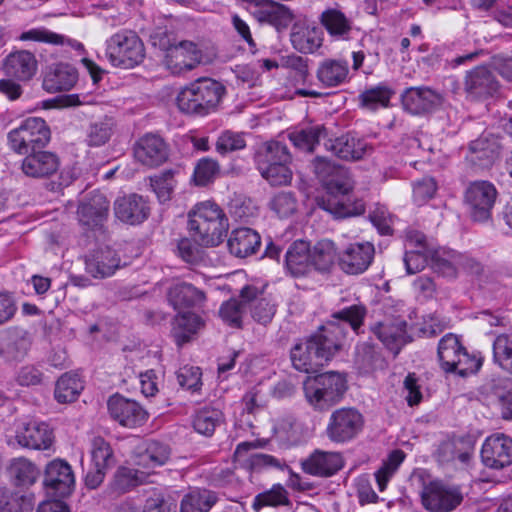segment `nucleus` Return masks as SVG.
I'll return each instance as SVG.
<instances>
[{"instance_id": "nucleus-27", "label": "nucleus", "mask_w": 512, "mask_h": 512, "mask_svg": "<svg viewBox=\"0 0 512 512\" xmlns=\"http://www.w3.org/2000/svg\"><path fill=\"white\" fill-rule=\"evenodd\" d=\"M251 447V443H240L234 453L236 461L246 469L253 472H260L269 468L283 469L286 466L284 461L272 455L249 453Z\"/></svg>"}, {"instance_id": "nucleus-34", "label": "nucleus", "mask_w": 512, "mask_h": 512, "mask_svg": "<svg viewBox=\"0 0 512 512\" xmlns=\"http://www.w3.org/2000/svg\"><path fill=\"white\" fill-rule=\"evenodd\" d=\"M227 245L231 254L245 258L257 252L261 245V237L254 229L238 228L231 232Z\"/></svg>"}, {"instance_id": "nucleus-20", "label": "nucleus", "mask_w": 512, "mask_h": 512, "mask_svg": "<svg viewBox=\"0 0 512 512\" xmlns=\"http://www.w3.org/2000/svg\"><path fill=\"white\" fill-rule=\"evenodd\" d=\"M31 344V334L23 327L12 326L0 332V356L8 361L23 359Z\"/></svg>"}, {"instance_id": "nucleus-40", "label": "nucleus", "mask_w": 512, "mask_h": 512, "mask_svg": "<svg viewBox=\"0 0 512 512\" xmlns=\"http://www.w3.org/2000/svg\"><path fill=\"white\" fill-rule=\"evenodd\" d=\"M348 72L349 68L346 61L329 59L320 64L317 70V78L323 85L335 87L347 79Z\"/></svg>"}, {"instance_id": "nucleus-28", "label": "nucleus", "mask_w": 512, "mask_h": 512, "mask_svg": "<svg viewBox=\"0 0 512 512\" xmlns=\"http://www.w3.org/2000/svg\"><path fill=\"white\" fill-rule=\"evenodd\" d=\"M120 267V258L110 247L99 248L86 259V271L94 278L112 276Z\"/></svg>"}, {"instance_id": "nucleus-4", "label": "nucleus", "mask_w": 512, "mask_h": 512, "mask_svg": "<svg viewBox=\"0 0 512 512\" xmlns=\"http://www.w3.org/2000/svg\"><path fill=\"white\" fill-rule=\"evenodd\" d=\"M224 86L210 78H199L182 88L176 103L180 111L204 116L215 110L224 95Z\"/></svg>"}, {"instance_id": "nucleus-45", "label": "nucleus", "mask_w": 512, "mask_h": 512, "mask_svg": "<svg viewBox=\"0 0 512 512\" xmlns=\"http://www.w3.org/2000/svg\"><path fill=\"white\" fill-rule=\"evenodd\" d=\"M203 326L201 318L194 313H183L175 318L173 334L179 345L190 340L191 335Z\"/></svg>"}, {"instance_id": "nucleus-9", "label": "nucleus", "mask_w": 512, "mask_h": 512, "mask_svg": "<svg viewBox=\"0 0 512 512\" xmlns=\"http://www.w3.org/2000/svg\"><path fill=\"white\" fill-rule=\"evenodd\" d=\"M438 358L445 372H454L466 376L477 372L482 363L479 358L468 354L457 336L445 335L438 345Z\"/></svg>"}, {"instance_id": "nucleus-18", "label": "nucleus", "mask_w": 512, "mask_h": 512, "mask_svg": "<svg viewBox=\"0 0 512 512\" xmlns=\"http://www.w3.org/2000/svg\"><path fill=\"white\" fill-rule=\"evenodd\" d=\"M444 96L429 87H410L402 94V104L413 115H423L440 107Z\"/></svg>"}, {"instance_id": "nucleus-29", "label": "nucleus", "mask_w": 512, "mask_h": 512, "mask_svg": "<svg viewBox=\"0 0 512 512\" xmlns=\"http://www.w3.org/2000/svg\"><path fill=\"white\" fill-rule=\"evenodd\" d=\"M500 148L501 146L494 136L482 135L470 143L466 158L472 165L488 168L498 158Z\"/></svg>"}, {"instance_id": "nucleus-8", "label": "nucleus", "mask_w": 512, "mask_h": 512, "mask_svg": "<svg viewBox=\"0 0 512 512\" xmlns=\"http://www.w3.org/2000/svg\"><path fill=\"white\" fill-rule=\"evenodd\" d=\"M50 137L48 125L38 117L27 118L7 135L9 147L19 155H26L31 151L44 148L50 141Z\"/></svg>"}, {"instance_id": "nucleus-32", "label": "nucleus", "mask_w": 512, "mask_h": 512, "mask_svg": "<svg viewBox=\"0 0 512 512\" xmlns=\"http://www.w3.org/2000/svg\"><path fill=\"white\" fill-rule=\"evenodd\" d=\"M53 439V432L49 426L39 422H29L16 434V440L21 446L36 450L50 448Z\"/></svg>"}, {"instance_id": "nucleus-59", "label": "nucleus", "mask_w": 512, "mask_h": 512, "mask_svg": "<svg viewBox=\"0 0 512 512\" xmlns=\"http://www.w3.org/2000/svg\"><path fill=\"white\" fill-rule=\"evenodd\" d=\"M32 508L29 498L0 489V512H31Z\"/></svg>"}, {"instance_id": "nucleus-30", "label": "nucleus", "mask_w": 512, "mask_h": 512, "mask_svg": "<svg viewBox=\"0 0 512 512\" xmlns=\"http://www.w3.org/2000/svg\"><path fill=\"white\" fill-rule=\"evenodd\" d=\"M253 15L259 22H266L276 29L287 28L294 15L292 11L279 2H253Z\"/></svg>"}, {"instance_id": "nucleus-7", "label": "nucleus", "mask_w": 512, "mask_h": 512, "mask_svg": "<svg viewBox=\"0 0 512 512\" xmlns=\"http://www.w3.org/2000/svg\"><path fill=\"white\" fill-rule=\"evenodd\" d=\"M307 401L318 410H326L337 404L346 390L345 378L330 371L316 376L304 387Z\"/></svg>"}, {"instance_id": "nucleus-5", "label": "nucleus", "mask_w": 512, "mask_h": 512, "mask_svg": "<svg viewBox=\"0 0 512 512\" xmlns=\"http://www.w3.org/2000/svg\"><path fill=\"white\" fill-rule=\"evenodd\" d=\"M327 193V198H322L318 204L320 208L332 214L335 218H345L361 215L365 211V205L362 201H356L348 204L338 199V196H345L352 189L351 180L345 170L339 168L323 184Z\"/></svg>"}, {"instance_id": "nucleus-54", "label": "nucleus", "mask_w": 512, "mask_h": 512, "mask_svg": "<svg viewBox=\"0 0 512 512\" xmlns=\"http://www.w3.org/2000/svg\"><path fill=\"white\" fill-rule=\"evenodd\" d=\"M493 356L495 362L512 373V332L500 334L495 338Z\"/></svg>"}, {"instance_id": "nucleus-2", "label": "nucleus", "mask_w": 512, "mask_h": 512, "mask_svg": "<svg viewBox=\"0 0 512 512\" xmlns=\"http://www.w3.org/2000/svg\"><path fill=\"white\" fill-rule=\"evenodd\" d=\"M150 41L154 47L164 51L163 65L174 75L187 73L210 61L198 43L189 40L172 43L165 31L153 33Z\"/></svg>"}, {"instance_id": "nucleus-15", "label": "nucleus", "mask_w": 512, "mask_h": 512, "mask_svg": "<svg viewBox=\"0 0 512 512\" xmlns=\"http://www.w3.org/2000/svg\"><path fill=\"white\" fill-rule=\"evenodd\" d=\"M43 482L54 495L66 497L74 491L75 475L68 462L54 459L46 465Z\"/></svg>"}, {"instance_id": "nucleus-12", "label": "nucleus", "mask_w": 512, "mask_h": 512, "mask_svg": "<svg viewBox=\"0 0 512 512\" xmlns=\"http://www.w3.org/2000/svg\"><path fill=\"white\" fill-rule=\"evenodd\" d=\"M463 501L457 486L431 482L422 492V504L430 512H451Z\"/></svg>"}, {"instance_id": "nucleus-51", "label": "nucleus", "mask_w": 512, "mask_h": 512, "mask_svg": "<svg viewBox=\"0 0 512 512\" xmlns=\"http://www.w3.org/2000/svg\"><path fill=\"white\" fill-rule=\"evenodd\" d=\"M222 421L223 414L219 409L205 407L196 413L193 427L199 434L211 436Z\"/></svg>"}, {"instance_id": "nucleus-16", "label": "nucleus", "mask_w": 512, "mask_h": 512, "mask_svg": "<svg viewBox=\"0 0 512 512\" xmlns=\"http://www.w3.org/2000/svg\"><path fill=\"white\" fill-rule=\"evenodd\" d=\"M463 87L467 99L481 100L497 93L499 82L487 67L477 66L466 72Z\"/></svg>"}, {"instance_id": "nucleus-37", "label": "nucleus", "mask_w": 512, "mask_h": 512, "mask_svg": "<svg viewBox=\"0 0 512 512\" xmlns=\"http://www.w3.org/2000/svg\"><path fill=\"white\" fill-rule=\"evenodd\" d=\"M325 146L327 150L344 160H359L368 149L366 142L350 134L331 139Z\"/></svg>"}, {"instance_id": "nucleus-17", "label": "nucleus", "mask_w": 512, "mask_h": 512, "mask_svg": "<svg viewBox=\"0 0 512 512\" xmlns=\"http://www.w3.org/2000/svg\"><path fill=\"white\" fill-rule=\"evenodd\" d=\"M108 411L110 416L120 425L127 428H135L143 425L147 420V412L136 401L120 395L109 398Z\"/></svg>"}, {"instance_id": "nucleus-50", "label": "nucleus", "mask_w": 512, "mask_h": 512, "mask_svg": "<svg viewBox=\"0 0 512 512\" xmlns=\"http://www.w3.org/2000/svg\"><path fill=\"white\" fill-rule=\"evenodd\" d=\"M82 389L83 384L77 375L64 374L56 382L55 399L59 403L72 402L77 398Z\"/></svg>"}, {"instance_id": "nucleus-26", "label": "nucleus", "mask_w": 512, "mask_h": 512, "mask_svg": "<svg viewBox=\"0 0 512 512\" xmlns=\"http://www.w3.org/2000/svg\"><path fill=\"white\" fill-rule=\"evenodd\" d=\"M273 434L279 444L285 448L297 446L306 441L307 432L303 424L291 415L275 419Z\"/></svg>"}, {"instance_id": "nucleus-43", "label": "nucleus", "mask_w": 512, "mask_h": 512, "mask_svg": "<svg viewBox=\"0 0 512 512\" xmlns=\"http://www.w3.org/2000/svg\"><path fill=\"white\" fill-rule=\"evenodd\" d=\"M325 136L326 129L324 126L314 125L291 132L289 139L296 148L306 152H313L320 139Z\"/></svg>"}, {"instance_id": "nucleus-48", "label": "nucleus", "mask_w": 512, "mask_h": 512, "mask_svg": "<svg viewBox=\"0 0 512 512\" xmlns=\"http://www.w3.org/2000/svg\"><path fill=\"white\" fill-rule=\"evenodd\" d=\"M247 309V303L240 296L239 299L231 298L222 303L218 313L221 320L228 326L241 328L243 317Z\"/></svg>"}, {"instance_id": "nucleus-25", "label": "nucleus", "mask_w": 512, "mask_h": 512, "mask_svg": "<svg viewBox=\"0 0 512 512\" xmlns=\"http://www.w3.org/2000/svg\"><path fill=\"white\" fill-rule=\"evenodd\" d=\"M114 212L122 222L134 225L148 217L149 207L142 196L130 194L116 199Z\"/></svg>"}, {"instance_id": "nucleus-1", "label": "nucleus", "mask_w": 512, "mask_h": 512, "mask_svg": "<svg viewBox=\"0 0 512 512\" xmlns=\"http://www.w3.org/2000/svg\"><path fill=\"white\" fill-rule=\"evenodd\" d=\"M365 309L352 305L335 313L332 321L307 338L300 339L290 351L293 367L304 373L318 372L342 348L349 328L354 332L363 323Z\"/></svg>"}, {"instance_id": "nucleus-31", "label": "nucleus", "mask_w": 512, "mask_h": 512, "mask_svg": "<svg viewBox=\"0 0 512 512\" xmlns=\"http://www.w3.org/2000/svg\"><path fill=\"white\" fill-rule=\"evenodd\" d=\"M6 75L20 81H28L36 74L38 62L29 51L20 50L10 53L4 62Z\"/></svg>"}, {"instance_id": "nucleus-61", "label": "nucleus", "mask_w": 512, "mask_h": 512, "mask_svg": "<svg viewBox=\"0 0 512 512\" xmlns=\"http://www.w3.org/2000/svg\"><path fill=\"white\" fill-rule=\"evenodd\" d=\"M405 454L401 450H394L390 453L388 459L382 467L375 473L376 481L380 491H384L389 479L395 473L399 465L403 462Z\"/></svg>"}, {"instance_id": "nucleus-46", "label": "nucleus", "mask_w": 512, "mask_h": 512, "mask_svg": "<svg viewBox=\"0 0 512 512\" xmlns=\"http://www.w3.org/2000/svg\"><path fill=\"white\" fill-rule=\"evenodd\" d=\"M291 156L286 145L278 141H270L263 144L256 154L257 166L274 164V163H290Z\"/></svg>"}, {"instance_id": "nucleus-64", "label": "nucleus", "mask_w": 512, "mask_h": 512, "mask_svg": "<svg viewBox=\"0 0 512 512\" xmlns=\"http://www.w3.org/2000/svg\"><path fill=\"white\" fill-rule=\"evenodd\" d=\"M175 185L174 173L171 170L164 171L160 175L151 178V186L162 202L170 199Z\"/></svg>"}, {"instance_id": "nucleus-42", "label": "nucleus", "mask_w": 512, "mask_h": 512, "mask_svg": "<svg viewBox=\"0 0 512 512\" xmlns=\"http://www.w3.org/2000/svg\"><path fill=\"white\" fill-rule=\"evenodd\" d=\"M336 248L331 240H321L313 248L310 247L312 270L328 271L336 259Z\"/></svg>"}, {"instance_id": "nucleus-21", "label": "nucleus", "mask_w": 512, "mask_h": 512, "mask_svg": "<svg viewBox=\"0 0 512 512\" xmlns=\"http://www.w3.org/2000/svg\"><path fill=\"white\" fill-rule=\"evenodd\" d=\"M374 254L375 249L372 243H353L339 253V265L347 274H361L371 265Z\"/></svg>"}, {"instance_id": "nucleus-36", "label": "nucleus", "mask_w": 512, "mask_h": 512, "mask_svg": "<svg viewBox=\"0 0 512 512\" xmlns=\"http://www.w3.org/2000/svg\"><path fill=\"white\" fill-rule=\"evenodd\" d=\"M77 78V71L71 65L53 64L45 74L43 88L50 93L70 90L77 82Z\"/></svg>"}, {"instance_id": "nucleus-3", "label": "nucleus", "mask_w": 512, "mask_h": 512, "mask_svg": "<svg viewBox=\"0 0 512 512\" xmlns=\"http://www.w3.org/2000/svg\"><path fill=\"white\" fill-rule=\"evenodd\" d=\"M189 231L196 242L203 246H217L228 229V220L214 202L198 203L189 212Z\"/></svg>"}, {"instance_id": "nucleus-47", "label": "nucleus", "mask_w": 512, "mask_h": 512, "mask_svg": "<svg viewBox=\"0 0 512 512\" xmlns=\"http://www.w3.org/2000/svg\"><path fill=\"white\" fill-rule=\"evenodd\" d=\"M115 121L110 116H105L92 122L86 134V141L89 146H102L106 144L114 133Z\"/></svg>"}, {"instance_id": "nucleus-38", "label": "nucleus", "mask_w": 512, "mask_h": 512, "mask_svg": "<svg viewBox=\"0 0 512 512\" xmlns=\"http://www.w3.org/2000/svg\"><path fill=\"white\" fill-rule=\"evenodd\" d=\"M462 254L446 248L436 249L431 255V268L438 275L455 279L460 271Z\"/></svg>"}, {"instance_id": "nucleus-55", "label": "nucleus", "mask_w": 512, "mask_h": 512, "mask_svg": "<svg viewBox=\"0 0 512 512\" xmlns=\"http://www.w3.org/2000/svg\"><path fill=\"white\" fill-rule=\"evenodd\" d=\"M91 461L98 467L110 469L115 459L110 444L102 437H94L91 442Z\"/></svg>"}, {"instance_id": "nucleus-62", "label": "nucleus", "mask_w": 512, "mask_h": 512, "mask_svg": "<svg viewBox=\"0 0 512 512\" xmlns=\"http://www.w3.org/2000/svg\"><path fill=\"white\" fill-rule=\"evenodd\" d=\"M288 503L287 491L281 485H274L270 490L258 494L253 503L256 510L264 506H279Z\"/></svg>"}, {"instance_id": "nucleus-53", "label": "nucleus", "mask_w": 512, "mask_h": 512, "mask_svg": "<svg viewBox=\"0 0 512 512\" xmlns=\"http://www.w3.org/2000/svg\"><path fill=\"white\" fill-rule=\"evenodd\" d=\"M392 95L393 91L388 86L378 85L362 92L360 101L363 107L376 110L380 107H387Z\"/></svg>"}, {"instance_id": "nucleus-57", "label": "nucleus", "mask_w": 512, "mask_h": 512, "mask_svg": "<svg viewBox=\"0 0 512 512\" xmlns=\"http://www.w3.org/2000/svg\"><path fill=\"white\" fill-rule=\"evenodd\" d=\"M289 163H274L262 166H257L262 177L270 182L271 185H286L292 179V172L288 167Z\"/></svg>"}, {"instance_id": "nucleus-39", "label": "nucleus", "mask_w": 512, "mask_h": 512, "mask_svg": "<svg viewBox=\"0 0 512 512\" xmlns=\"http://www.w3.org/2000/svg\"><path fill=\"white\" fill-rule=\"evenodd\" d=\"M206 299L205 293L185 282L174 284L168 292V300L175 309L199 306Z\"/></svg>"}, {"instance_id": "nucleus-58", "label": "nucleus", "mask_w": 512, "mask_h": 512, "mask_svg": "<svg viewBox=\"0 0 512 512\" xmlns=\"http://www.w3.org/2000/svg\"><path fill=\"white\" fill-rule=\"evenodd\" d=\"M10 474L18 485H32L37 479L38 471L27 459L17 458L10 465Z\"/></svg>"}, {"instance_id": "nucleus-41", "label": "nucleus", "mask_w": 512, "mask_h": 512, "mask_svg": "<svg viewBox=\"0 0 512 512\" xmlns=\"http://www.w3.org/2000/svg\"><path fill=\"white\" fill-rule=\"evenodd\" d=\"M170 457V449L157 441L149 442L146 449L137 456V465L149 471L164 465Z\"/></svg>"}, {"instance_id": "nucleus-23", "label": "nucleus", "mask_w": 512, "mask_h": 512, "mask_svg": "<svg viewBox=\"0 0 512 512\" xmlns=\"http://www.w3.org/2000/svg\"><path fill=\"white\" fill-rule=\"evenodd\" d=\"M342 466L343 459L340 453L321 450L314 451L302 462V469L305 473L319 477L332 476Z\"/></svg>"}, {"instance_id": "nucleus-24", "label": "nucleus", "mask_w": 512, "mask_h": 512, "mask_svg": "<svg viewBox=\"0 0 512 512\" xmlns=\"http://www.w3.org/2000/svg\"><path fill=\"white\" fill-rule=\"evenodd\" d=\"M241 297L247 303L252 319L263 326L268 325L275 316L276 305L252 286H246L241 290Z\"/></svg>"}, {"instance_id": "nucleus-14", "label": "nucleus", "mask_w": 512, "mask_h": 512, "mask_svg": "<svg viewBox=\"0 0 512 512\" xmlns=\"http://www.w3.org/2000/svg\"><path fill=\"white\" fill-rule=\"evenodd\" d=\"M110 211V202L100 192L94 191L85 195L78 206L77 216L79 223L90 229L101 228L107 221Z\"/></svg>"}, {"instance_id": "nucleus-13", "label": "nucleus", "mask_w": 512, "mask_h": 512, "mask_svg": "<svg viewBox=\"0 0 512 512\" xmlns=\"http://www.w3.org/2000/svg\"><path fill=\"white\" fill-rule=\"evenodd\" d=\"M481 460L484 466L501 470L512 464V438L495 433L488 436L481 447Z\"/></svg>"}, {"instance_id": "nucleus-49", "label": "nucleus", "mask_w": 512, "mask_h": 512, "mask_svg": "<svg viewBox=\"0 0 512 512\" xmlns=\"http://www.w3.org/2000/svg\"><path fill=\"white\" fill-rule=\"evenodd\" d=\"M293 46L302 53H313L321 46V32L315 27H301L291 34Z\"/></svg>"}, {"instance_id": "nucleus-63", "label": "nucleus", "mask_w": 512, "mask_h": 512, "mask_svg": "<svg viewBox=\"0 0 512 512\" xmlns=\"http://www.w3.org/2000/svg\"><path fill=\"white\" fill-rule=\"evenodd\" d=\"M245 146L243 135L230 130L223 131L215 143L216 151L221 155L243 149Z\"/></svg>"}, {"instance_id": "nucleus-6", "label": "nucleus", "mask_w": 512, "mask_h": 512, "mask_svg": "<svg viewBox=\"0 0 512 512\" xmlns=\"http://www.w3.org/2000/svg\"><path fill=\"white\" fill-rule=\"evenodd\" d=\"M106 56L113 66L134 68L145 57L144 45L132 30H121L106 41Z\"/></svg>"}, {"instance_id": "nucleus-35", "label": "nucleus", "mask_w": 512, "mask_h": 512, "mask_svg": "<svg viewBox=\"0 0 512 512\" xmlns=\"http://www.w3.org/2000/svg\"><path fill=\"white\" fill-rule=\"evenodd\" d=\"M22 162L23 172L30 177H46L57 171L59 162L56 155L48 151H31Z\"/></svg>"}, {"instance_id": "nucleus-56", "label": "nucleus", "mask_w": 512, "mask_h": 512, "mask_svg": "<svg viewBox=\"0 0 512 512\" xmlns=\"http://www.w3.org/2000/svg\"><path fill=\"white\" fill-rule=\"evenodd\" d=\"M146 472L138 469L121 467L114 477V489L118 493H124L133 487L143 483Z\"/></svg>"}, {"instance_id": "nucleus-10", "label": "nucleus", "mask_w": 512, "mask_h": 512, "mask_svg": "<svg viewBox=\"0 0 512 512\" xmlns=\"http://www.w3.org/2000/svg\"><path fill=\"white\" fill-rule=\"evenodd\" d=\"M364 417L352 407H342L334 410L328 420L326 435L334 443H346L363 430Z\"/></svg>"}, {"instance_id": "nucleus-44", "label": "nucleus", "mask_w": 512, "mask_h": 512, "mask_svg": "<svg viewBox=\"0 0 512 512\" xmlns=\"http://www.w3.org/2000/svg\"><path fill=\"white\" fill-rule=\"evenodd\" d=\"M217 497L209 490H194L184 496L180 512H208L216 503Z\"/></svg>"}, {"instance_id": "nucleus-11", "label": "nucleus", "mask_w": 512, "mask_h": 512, "mask_svg": "<svg viewBox=\"0 0 512 512\" xmlns=\"http://www.w3.org/2000/svg\"><path fill=\"white\" fill-rule=\"evenodd\" d=\"M497 195L495 186L489 181L480 180L470 183L465 191V204L470 217L476 222L489 220Z\"/></svg>"}, {"instance_id": "nucleus-22", "label": "nucleus", "mask_w": 512, "mask_h": 512, "mask_svg": "<svg viewBox=\"0 0 512 512\" xmlns=\"http://www.w3.org/2000/svg\"><path fill=\"white\" fill-rule=\"evenodd\" d=\"M134 157L147 167H157L167 160L168 148L161 137L155 134H147L136 142Z\"/></svg>"}, {"instance_id": "nucleus-19", "label": "nucleus", "mask_w": 512, "mask_h": 512, "mask_svg": "<svg viewBox=\"0 0 512 512\" xmlns=\"http://www.w3.org/2000/svg\"><path fill=\"white\" fill-rule=\"evenodd\" d=\"M406 321L397 317H386L371 325V333L379 339L387 348L398 354L402 345L409 339L406 331Z\"/></svg>"}, {"instance_id": "nucleus-52", "label": "nucleus", "mask_w": 512, "mask_h": 512, "mask_svg": "<svg viewBox=\"0 0 512 512\" xmlns=\"http://www.w3.org/2000/svg\"><path fill=\"white\" fill-rule=\"evenodd\" d=\"M321 22L330 35L344 38L351 31V23L339 10L329 9L322 13Z\"/></svg>"}, {"instance_id": "nucleus-33", "label": "nucleus", "mask_w": 512, "mask_h": 512, "mask_svg": "<svg viewBox=\"0 0 512 512\" xmlns=\"http://www.w3.org/2000/svg\"><path fill=\"white\" fill-rule=\"evenodd\" d=\"M285 266L293 277H302L312 271L310 244L303 240L293 242L285 254Z\"/></svg>"}, {"instance_id": "nucleus-60", "label": "nucleus", "mask_w": 512, "mask_h": 512, "mask_svg": "<svg viewBox=\"0 0 512 512\" xmlns=\"http://www.w3.org/2000/svg\"><path fill=\"white\" fill-rule=\"evenodd\" d=\"M219 171L220 165L217 160L209 157L202 158L194 168V181L198 186H205L214 181Z\"/></svg>"}]
</instances>
